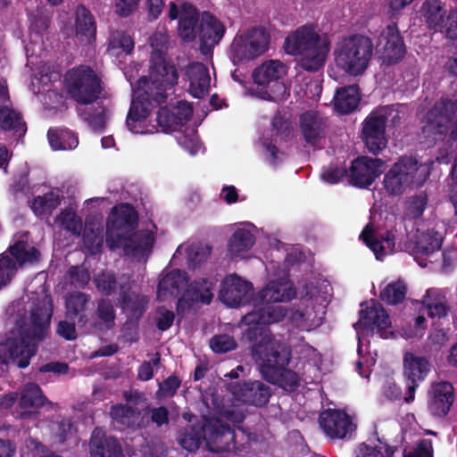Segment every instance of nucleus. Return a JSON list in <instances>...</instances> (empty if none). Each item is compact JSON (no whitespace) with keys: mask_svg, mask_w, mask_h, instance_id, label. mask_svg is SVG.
Segmentation results:
<instances>
[{"mask_svg":"<svg viewBox=\"0 0 457 457\" xmlns=\"http://www.w3.org/2000/svg\"><path fill=\"white\" fill-rule=\"evenodd\" d=\"M274 241L276 245L271 253L272 259L266 264L269 280L255 299L260 301V305L245 315L239 325L249 340L261 337L262 331H270L265 325L277 323L285 317L292 326L301 330H312L321 325L329 301V283L325 279L312 278L301 282L298 289L301 302L289 312L283 306L270 304L287 303L296 296V289L289 279L288 271L290 266L303 258L298 248L276 239Z\"/></svg>","mask_w":457,"mask_h":457,"instance_id":"nucleus-1","label":"nucleus"},{"mask_svg":"<svg viewBox=\"0 0 457 457\" xmlns=\"http://www.w3.org/2000/svg\"><path fill=\"white\" fill-rule=\"evenodd\" d=\"M10 330L0 340V361H12L25 368L35 354L37 344L47 335L53 315V301L44 286L28 292L6 310Z\"/></svg>","mask_w":457,"mask_h":457,"instance_id":"nucleus-2","label":"nucleus"},{"mask_svg":"<svg viewBox=\"0 0 457 457\" xmlns=\"http://www.w3.org/2000/svg\"><path fill=\"white\" fill-rule=\"evenodd\" d=\"M136 222L132 206L125 204L114 207L107 220L106 243L111 249H122L126 255L145 261L152 251L156 227L150 222L136 231Z\"/></svg>","mask_w":457,"mask_h":457,"instance_id":"nucleus-3","label":"nucleus"},{"mask_svg":"<svg viewBox=\"0 0 457 457\" xmlns=\"http://www.w3.org/2000/svg\"><path fill=\"white\" fill-rule=\"evenodd\" d=\"M254 340L253 357L262 377L287 391H294L298 386L299 378L295 372L285 370L290 357L288 347L266 330Z\"/></svg>","mask_w":457,"mask_h":457,"instance_id":"nucleus-4","label":"nucleus"},{"mask_svg":"<svg viewBox=\"0 0 457 457\" xmlns=\"http://www.w3.org/2000/svg\"><path fill=\"white\" fill-rule=\"evenodd\" d=\"M358 338L356 368L361 377H369V370L376 362L377 353L370 352L369 337L378 335L381 338L394 336L392 322L385 308L376 301L361 305L359 320L353 325Z\"/></svg>","mask_w":457,"mask_h":457,"instance_id":"nucleus-5","label":"nucleus"},{"mask_svg":"<svg viewBox=\"0 0 457 457\" xmlns=\"http://www.w3.org/2000/svg\"><path fill=\"white\" fill-rule=\"evenodd\" d=\"M123 72L132 87L131 106L126 120L129 130L135 134H153L160 131L158 123L154 124L150 120L153 102L162 103L170 90H165L163 95L158 97V84L153 85L146 77H141L134 83L133 70L126 68Z\"/></svg>","mask_w":457,"mask_h":457,"instance_id":"nucleus-6","label":"nucleus"},{"mask_svg":"<svg viewBox=\"0 0 457 457\" xmlns=\"http://www.w3.org/2000/svg\"><path fill=\"white\" fill-rule=\"evenodd\" d=\"M284 47L287 54L297 57L303 69L316 71L325 64L330 42L315 27L303 26L287 37Z\"/></svg>","mask_w":457,"mask_h":457,"instance_id":"nucleus-7","label":"nucleus"},{"mask_svg":"<svg viewBox=\"0 0 457 457\" xmlns=\"http://www.w3.org/2000/svg\"><path fill=\"white\" fill-rule=\"evenodd\" d=\"M193 113L192 106L186 101L161 108L156 121L162 132L175 133L178 144L191 155L202 151V145L196 135L195 126L189 124Z\"/></svg>","mask_w":457,"mask_h":457,"instance_id":"nucleus-8","label":"nucleus"},{"mask_svg":"<svg viewBox=\"0 0 457 457\" xmlns=\"http://www.w3.org/2000/svg\"><path fill=\"white\" fill-rule=\"evenodd\" d=\"M48 18L42 17L34 21L31 25V33L29 43L26 45V54L28 58V66L33 71L32 87L37 94L48 91L46 88L49 84L59 79L60 74L57 71L43 61H37L42 56L43 51V32L48 28Z\"/></svg>","mask_w":457,"mask_h":457,"instance_id":"nucleus-9","label":"nucleus"},{"mask_svg":"<svg viewBox=\"0 0 457 457\" xmlns=\"http://www.w3.org/2000/svg\"><path fill=\"white\" fill-rule=\"evenodd\" d=\"M433 163V161L420 163L412 157L402 158L385 175V189L390 195H398L422 186L429 177Z\"/></svg>","mask_w":457,"mask_h":457,"instance_id":"nucleus-10","label":"nucleus"},{"mask_svg":"<svg viewBox=\"0 0 457 457\" xmlns=\"http://www.w3.org/2000/svg\"><path fill=\"white\" fill-rule=\"evenodd\" d=\"M373 54L370 39L364 36H353L340 41L335 50L337 65L351 76L361 75Z\"/></svg>","mask_w":457,"mask_h":457,"instance_id":"nucleus-11","label":"nucleus"},{"mask_svg":"<svg viewBox=\"0 0 457 457\" xmlns=\"http://www.w3.org/2000/svg\"><path fill=\"white\" fill-rule=\"evenodd\" d=\"M152 47L151 66L149 77L152 84H158V97L165 90H172L178 83L179 73L175 65L167 61L164 54L168 48V35L165 32H156L150 39Z\"/></svg>","mask_w":457,"mask_h":457,"instance_id":"nucleus-12","label":"nucleus"},{"mask_svg":"<svg viewBox=\"0 0 457 457\" xmlns=\"http://www.w3.org/2000/svg\"><path fill=\"white\" fill-rule=\"evenodd\" d=\"M64 81L71 96L79 104H90L100 96V79L87 66L70 70L65 75Z\"/></svg>","mask_w":457,"mask_h":457,"instance_id":"nucleus-13","label":"nucleus"},{"mask_svg":"<svg viewBox=\"0 0 457 457\" xmlns=\"http://www.w3.org/2000/svg\"><path fill=\"white\" fill-rule=\"evenodd\" d=\"M455 112V104L450 100L436 103L422 118L420 137L426 142L445 138Z\"/></svg>","mask_w":457,"mask_h":457,"instance_id":"nucleus-14","label":"nucleus"},{"mask_svg":"<svg viewBox=\"0 0 457 457\" xmlns=\"http://www.w3.org/2000/svg\"><path fill=\"white\" fill-rule=\"evenodd\" d=\"M269 36L265 30L254 29L237 35L230 46V59L237 64L262 54L268 47Z\"/></svg>","mask_w":457,"mask_h":457,"instance_id":"nucleus-15","label":"nucleus"},{"mask_svg":"<svg viewBox=\"0 0 457 457\" xmlns=\"http://www.w3.org/2000/svg\"><path fill=\"white\" fill-rule=\"evenodd\" d=\"M287 71V65L278 60H269L262 62L253 72V78L256 84L260 86H268L273 84L270 92H262L260 97L278 101L284 99L287 96L286 86L278 82Z\"/></svg>","mask_w":457,"mask_h":457,"instance_id":"nucleus-16","label":"nucleus"},{"mask_svg":"<svg viewBox=\"0 0 457 457\" xmlns=\"http://www.w3.org/2000/svg\"><path fill=\"white\" fill-rule=\"evenodd\" d=\"M256 227L250 222L236 225L227 243V253L231 260L252 258V249L256 243Z\"/></svg>","mask_w":457,"mask_h":457,"instance_id":"nucleus-17","label":"nucleus"},{"mask_svg":"<svg viewBox=\"0 0 457 457\" xmlns=\"http://www.w3.org/2000/svg\"><path fill=\"white\" fill-rule=\"evenodd\" d=\"M231 434L230 428L220 425L219 420L208 421L201 429L194 427L185 429L179 435L178 442L184 449L194 452L198 449L202 438L210 444L211 441L215 442L219 436H228L232 438Z\"/></svg>","mask_w":457,"mask_h":457,"instance_id":"nucleus-18","label":"nucleus"},{"mask_svg":"<svg viewBox=\"0 0 457 457\" xmlns=\"http://www.w3.org/2000/svg\"><path fill=\"white\" fill-rule=\"evenodd\" d=\"M319 421L324 433L332 439L351 437L356 428L353 417L339 410L322 411Z\"/></svg>","mask_w":457,"mask_h":457,"instance_id":"nucleus-19","label":"nucleus"},{"mask_svg":"<svg viewBox=\"0 0 457 457\" xmlns=\"http://www.w3.org/2000/svg\"><path fill=\"white\" fill-rule=\"evenodd\" d=\"M405 228V225L401 220L397 223L395 230L387 233L386 237L378 239L374 234V228L371 225H367L361 232L360 237L366 245L373 252L378 260H382L386 255L394 252L396 243L403 242L404 234L402 228Z\"/></svg>","mask_w":457,"mask_h":457,"instance_id":"nucleus-20","label":"nucleus"},{"mask_svg":"<svg viewBox=\"0 0 457 457\" xmlns=\"http://www.w3.org/2000/svg\"><path fill=\"white\" fill-rule=\"evenodd\" d=\"M431 370L429 361L421 355L411 352L403 355V376L407 381L408 393L404 398L406 403L414 400L418 383L423 381Z\"/></svg>","mask_w":457,"mask_h":457,"instance_id":"nucleus-21","label":"nucleus"},{"mask_svg":"<svg viewBox=\"0 0 457 457\" xmlns=\"http://www.w3.org/2000/svg\"><path fill=\"white\" fill-rule=\"evenodd\" d=\"M253 293V285L237 276L230 274L221 282L220 300L228 307H238L246 303Z\"/></svg>","mask_w":457,"mask_h":457,"instance_id":"nucleus-22","label":"nucleus"},{"mask_svg":"<svg viewBox=\"0 0 457 457\" xmlns=\"http://www.w3.org/2000/svg\"><path fill=\"white\" fill-rule=\"evenodd\" d=\"M382 165L383 162L380 159L359 157L353 161L347 171V179L354 187L366 188L380 175Z\"/></svg>","mask_w":457,"mask_h":457,"instance_id":"nucleus-23","label":"nucleus"},{"mask_svg":"<svg viewBox=\"0 0 457 457\" xmlns=\"http://www.w3.org/2000/svg\"><path fill=\"white\" fill-rule=\"evenodd\" d=\"M169 18L170 20L179 18L178 32L183 40L193 41L199 36L198 13L192 4L184 3L179 6L170 2L169 4Z\"/></svg>","mask_w":457,"mask_h":457,"instance_id":"nucleus-24","label":"nucleus"},{"mask_svg":"<svg viewBox=\"0 0 457 457\" xmlns=\"http://www.w3.org/2000/svg\"><path fill=\"white\" fill-rule=\"evenodd\" d=\"M386 122V111L380 110L371 113L363 124L362 139L369 151L378 154L386 146L385 128Z\"/></svg>","mask_w":457,"mask_h":457,"instance_id":"nucleus-25","label":"nucleus"},{"mask_svg":"<svg viewBox=\"0 0 457 457\" xmlns=\"http://www.w3.org/2000/svg\"><path fill=\"white\" fill-rule=\"evenodd\" d=\"M378 51L381 54L383 63L391 65L398 62L405 54V48L399 30L395 23L389 24L381 32Z\"/></svg>","mask_w":457,"mask_h":457,"instance_id":"nucleus-26","label":"nucleus"},{"mask_svg":"<svg viewBox=\"0 0 457 457\" xmlns=\"http://www.w3.org/2000/svg\"><path fill=\"white\" fill-rule=\"evenodd\" d=\"M442 233L434 229H428L419 235L412 254L420 266L427 267L428 262L436 260V256L442 245Z\"/></svg>","mask_w":457,"mask_h":457,"instance_id":"nucleus-27","label":"nucleus"},{"mask_svg":"<svg viewBox=\"0 0 457 457\" xmlns=\"http://www.w3.org/2000/svg\"><path fill=\"white\" fill-rule=\"evenodd\" d=\"M217 279L214 278L195 279L185 290L178 301V311H184L191 303H210L213 297V287Z\"/></svg>","mask_w":457,"mask_h":457,"instance_id":"nucleus-28","label":"nucleus"},{"mask_svg":"<svg viewBox=\"0 0 457 457\" xmlns=\"http://www.w3.org/2000/svg\"><path fill=\"white\" fill-rule=\"evenodd\" d=\"M9 258H12L18 268L24 265H33L40 259L39 251L30 242L28 233H20L13 237L7 251Z\"/></svg>","mask_w":457,"mask_h":457,"instance_id":"nucleus-29","label":"nucleus"},{"mask_svg":"<svg viewBox=\"0 0 457 457\" xmlns=\"http://www.w3.org/2000/svg\"><path fill=\"white\" fill-rule=\"evenodd\" d=\"M185 78L188 82L187 91L195 97L202 98L211 88V76L208 68L203 63H190L185 71Z\"/></svg>","mask_w":457,"mask_h":457,"instance_id":"nucleus-30","label":"nucleus"},{"mask_svg":"<svg viewBox=\"0 0 457 457\" xmlns=\"http://www.w3.org/2000/svg\"><path fill=\"white\" fill-rule=\"evenodd\" d=\"M232 394L237 402L262 406L268 403L270 390L265 384L254 381L235 386L232 389Z\"/></svg>","mask_w":457,"mask_h":457,"instance_id":"nucleus-31","label":"nucleus"},{"mask_svg":"<svg viewBox=\"0 0 457 457\" xmlns=\"http://www.w3.org/2000/svg\"><path fill=\"white\" fill-rule=\"evenodd\" d=\"M453 402V388L448 382H437L431 386L429 391L428 409L438 417L448 413Z\"/></svg>","mask_w":457,"mask_h":457,"instance_id":"nucleus-32","label":"nucleus"},{"mask_svg":"<svg viewBox=\"0 0 457 457\" xmlns=\"http://www.w3.org/2000/svg\"><path fill=\"white\" fill-rule=\"evenodd\" d=\"M187 283L184 271L173 270L163 271L157 287V298L165 302L177 297Z\"/></svg>","mask_w":457,"mask_h":457,"instance_id":"nucleus-33","label":"nucleus"},{"mask_svg":"<svg viewBox=\"0 0 457 457\" xmlns=\"http://www.w3.org/2000/svg\"><path fill=\"white\" fill-rule=\"evenodd\" d=\"M212 247L205 243H183L179 245L174 253L171 262L175 264L182 262L184 260L189 265L200 263L210 256Z\"/></svg>","mask_w":457,"mask_h":457,"instance_id":"nucleus-34","label":"nucleus"},{"mask_svg":"<svg viewBox=\"0 0 457 457\" xmlns=\"http://www.w3.org/2000/svg\"><path fill=\"white\" fill-rule=\"evenodd\" d=\"M225 26L216 17L209 12H204L201 17L199 38L202 49H210L216 46L223 37Z\"/></svg>","mask_w":457,"mask_h":457,"instance_id":"nucleus-35","label":"nucleus"},{"mask_svg":"<svg viewBox=\"0 0 457 457\" xmlns=\"http://www.w3.org/2000/svg\"><path fill=\"white\" fill-rule=\"evenodd\" d=\"M449 152H456L454 163L451 172V183L449 189V197L454 207L455 213L457 214V119L454 120L451 133L445 143L444 149H442L436 161L443 163L449 162Z\"/></svg>","mask_w":457,"mask_h":457,"instance_id":"nucleus-36","label":"nucleus"},{"mask_svg":"<svg viewBox=\"0 0 457 457\" xmlns=\"http://www.w3.org/2000/svg\"><path fill=\"white\" fill-rule=\"evenodd\" d=\"M300 129L305 141L314 145L325 136L326 120L319 112L309 111L301 115Z\"/></svg>","mask_w":457,"mask_h":457,"instance_id":"nucleus-37","label":"nucleus"},{"mask_svg":"<svg viewBox=\"0 0 457 457\" xmlns=\"http://www.w3.org/2000/svg\"><path fill=\"white\" fill-rule=\"evenodd\" d=\"M89 453L91 457H123L118 442L105 436L101 428H96L90 439Z\"/></svg>","mask_w":457,"mask_h":457,"instance_id":"nucleus-38","label":"nucleus"},{"mask_svg":"<svg viewBox=\"0 0 457 457\" xmlns=\"http://www.w3.org/2000/svg\"><path fill=\"white\" fill-rule=\"evenodd\" d=\"M45 402L46 398L37 385L30 383L24 386L20 399V407L24 410L21 412V418L36 416L37 412L34 409L43 406Z\"/></svg>","mask_w":457,"mask_h":457,"instance_id":"nucleus-39","label":"nucleus"},{"mask_svg":"<svg viewBox=\"0 0 457 457\" xmlns=\"http://www.w3.org/2000/svg\"><path fill=\"white\" fill-rule=\"evenodd\" d=\"M421 304L431 318L445 317L449 311L445 291L440 288L428 289L421 300Z\"/></svg>","mask_w":457,"mask_h":457,"instance_id":"nucleus-40","label":"nucleus"},{"mask_svg":"<svg viewBox=\"0 0 457 457\" xmlns=\"http://www.w3.org/2000/svg\"><path fill=\"white\" fill-rule=\"evenodd\" d=\"M360 100L361 96L357 86L343 87L336 91L334 107L337 112L347 114L358 107Z\"/></svg>","mask_w":457,"mask_h":457,"instance_id":"nucleus-41","label":"nucleus"},{"mask_svg":"<svg viewBox=\"0 0 457 457\" xmlns=\"http://www.w3.org/2000/svg\"><path fill=\"white\" fill-rule=\"evenodd\" d=\"M76 37L81 41L90 43L96 35V24L90 12L83 5H79L75 11Z\"/></svg>","mask_w":457,"mask_h":457,"instance_id":"nucleus-42","label":"nucleus"},{"mask_svg":"<svg viewBox=\"0 0 457 457\" xmlns=\"http://www.w3.org/2000/svg\"><path fill=\"white\" fill-rule=\"evenodd\" d=\"M82 120L95 132H103L110 120L112 111L108 106H98L96 108L86 106L79 110Z\"/></svg>","mask_w":457,"mask_h":457,"instance_id":"nucleus-43","label":"nucleus"},{"mask_svg":"<svg viewBox=\"0 0 457 457\" xmlns=\"http://www.w3.org/2000/svg\"><path fill=\"white\" fill-rule=\"evenodd\" d=\"M47 137L51 148L54 151L73 150L79 145L78 136L67 129H50Z\"/></svg>","mask_w":457,"mask_h":457,"instance_id":"nucleus-44","label":"nucleus"},{"mask_svg":"<svg viewBox=\"0 0 457 457\" xmlns=\"http://www.w3.org/2000/svg\"><path fill=\"white\" fill-rule=\"evenodd\" d=\"M62 197L61 191L54 188L43 195L35 197L30 204V207L37 216L43 218L51 214L60 205Z\"/></svg>","mask_w":457,"mask_h":457,"instance_id":"nucleus-45","label":"nucleus"},{"mask_svg":"<svg viewBox=\"0 0 457 457\" xmlns=\"http://www.w3.org/2000/svg\"><path fill=\"white\" fill-rule=\"evenodd\" d=\"M122 294V310L131 320H137L145 311L148 303L147 296L135 291L123 290Z\"/></svg>","mask_w":457,"mask_h":457,"instance_id":"nucleus-46","label":"nucleus"},{"mask_svg":"<svg viewBox=\"0 0 457 457\" xmlns=\"http://www.w3.org/2000/svg\"><path fill=\"white\" fill-rule=\"evenodd\" d=\"M134 46V41L128 33L117 30L110 36L107 51L111 56L126 57L132 53Z\"/></svg>","mask_w":457,"mask_h":457,"instance_id":"nucleus-47","label":"nucleus"},{"mask_svg":"<svg viewBox=\"0 0 457 457\" xmlns=\"http://www.w3.org/2000/svg\"><path fill=\"white\" fill-rule=\"evenodd\" d=\"M395 449L378 439L369 444H360L354 450V457H393Z\"/></svg>","mask_w":457,"mask_h":457,"instance_id":"nucleus-48","label":"nucleus"},{"mask_svg":"<svg viewBox=\"0 0 457 457\" xmlns=\"http://www.w3.org/2000/svg\"><path fill=\"white\" fill-rule=\"evenodd\" d=\"M55 226L79 237L82 231V220L76 213V208L72 205L61 212L55 220Z\"/></svg>","mask_w":457,"mask_h":457,"instance_id":"nucleus-49","label":"nucleus"},{"mask_svg":"<svg viewBox=\"0 0 457 457\" xmlns=\"http://www.w3.org/2000/svg\"><path fill=\"white\" fill-rule=\"evenodd\" d=\"M0 127L4 130H14L20 135L25 133L24 123L10 102L0 105Z\"/></svg>","mask_w":457,"mask_h":457,"instance_id":"nucleus-50","label":"nucleus"},{"mask_svg":"<svg viewBox=\"0 0 457 457\" xmlns=\"http://www.w3.org/2000/svg\"><path fill=\"white\" fill-rule=\"evenodd\" d=\"M422 13L429 27L443 29L445 12L440 0H428L422 5Z\"/></svg>","mask_w":457,"mask_h":457,"instance_id":"nucleus-51","label":"nucleus"},{"mask_svg":"<svg viewBox=\"0 0 457 457\" xmlns=\"http://www.w3.org/2000/svg\"><path fill=\"white\" fill-rule=\"evenodd\" d=\"M407 285L403 280L398 279L390 282L380 292V298L387 303L397 304L401 303L406 295Z\"/></svg>","mask_w":457,"mask_h":457,"instance_id":"nucleus-52","label":"nucleus"},{"mask_svg":"<svg viewBox=\"0 0 457 457\" xmlns=\"http://www.w3.org/2000/svg\"><path fill=\"white\" fill-rule=\"evenodd\" d=\"M83 245L90 254L99 253L103 245V228L97 225H86L83 235Z\"/></svg>","mask_w":457,"mask_h":457,"instance_id":"nucleus-53","label":"nucleus"},{"mask_svg":"<svg viewBox=\"0 0 457 457\" xmlns=\"http://www.w3.org/2000/svg\"><path fill=\"white\" fill-rule=\"evenodd\" d=\"M113 422L120 425L119 428L123 427H133L138 420L139 413L130 407L124 405L113 406L111 411Z\"/></svg>","mask_w":457,"mask_h":457,"instance_id":"nucleus-54","label":"nucleus"},{"mask_svg":"<svg viewBox=\"0 0 457 457\" xmlns=\"http://www.w3.org/2000/svg\"><path fill=\"white\" fill-rule=\"evenodd\" d=\"M17 263L8 253L0 254V289L11 283L18 271Z\"/></svg>","mask_w":457,"mask_h":457,"instance_id":"nucleus-55","label":"nucleus"},{"mask_svg":"<svg viewBox=\"0 0 457 457\" xmlns=\"http://www.w3.org/2000/svg\"><path fill=\"white\" fill-rule=\"evenodd\" d=\"M97 315L100 321L97 324L99 329H109L114 324V310L112 303L106 300H101L98 303Z\"/></svg>","mask_w":457,"mask_h":457,"instance_id":"nucleus-56","label":"nucleus"},{"mask_svg":"<svg viewBox=\"0 0 457 457\" xmlns=\"http://www.w3.org/2000/svg\"><path fill=\"white\" fill-rule=\"evenodd\" d=\"M87 303V297L83 293H73L66 298L67 315L75 316L82 312Z\"/></svg>","mask_w":457,"mask_h":457,"instance_id":"nucleus-57","label":"nucleus"},{"mask_svg":"<svg viewBox=\"0 0 457 457\" xmlns=\"http://www.w3.org/2000/svg\"><path fill=\"white\" fill-rule=\"evenodd\" d=\"M237 344L235 339L228 335L213 337L210 341V346L213 352L222 353L235 349Z\"/></svg>","mask_w":457,"mask_h":457,"instance_id":"nucleus-58","label":"nucleus"},{"mask_svg":"<svg viewBox=\"0 0 457 457\" xmlns=\"http://www.w3.org/2000/svg\"><path fill=\"white\" fill-rule=\"evenodd\" d=\"M427 205V197L423 195H415L406 204V215L410 219H416L420 217Z\"/></svg>","mask_w":457,"mask_h":457,"instance_id":"nucleus-59","label":"nucleus"},{"mask_svg":"<svg viewBox=\"0 0 457 457\" xmlns=\"http://www.w3.org/2000/svg\"><path fill=\"white\" fill-rule=\"evenodd\" d=\"M320 178L328 184H337L345 178L347 179V171L342 167H328L323 169Z\"/></svg>","mask_w":457,"mask_h":457,"instance_id":"nucleus-60","label":"nucleus"},{"mask_svg":"<svg viewBox=\"0 0 457 457\" xmlns=\"http://www.w3.org/2000/svg\"><path fill=\"white\" fill-rule=\"evenodd\" d=\"M68 276L71 283L77 287H85L90 279V275L84 267H71L68 272Z\"/></svg>","mask_w":457,"mask_h":457,"instance_id":"nucleus-61","label":"nucleus"},{"mask_svg":"<svg viewBox=\"0 0 457 457\" xmlns=\"http://www.w3.org/2000/svg\"><path fill=\"white\" fill-rule=\"evenodd\" d=\"M403 457H433V448L430 440H421L413 449L404 451Z\"/></svg>","mask_w":457,"mask_h":457,"instance_id":"nucleus-62","label":"nucleus"},{"mask_svg":"<svg viewBox=\"0 0 457 457\" xmlns=\"http://www.w3.org/2000/svg\"><path fill=\"white\" fill-rule=\"evenodd\" d=\"M140 0H115L114 1V11L121 17H128L138 6Z\"/></svg>","mask_w":457,"mask_h":457,"instance_id":"nucleus-63","label":"nucleus"},{"mask_svg":"<svg viewBox=\"0 0 457 457\" xmlns=\"http://www.w3.org/2000/svg\"><path fill=\"white\" fill-rule=\"evenodd\" d=\"M450 38H457V10L453 11L443 22V29Z\"/></svg>","mask_w":457,"mask_h":457,"instance_id":"nucleus-64","label":"nucleus"}]
</instances>
